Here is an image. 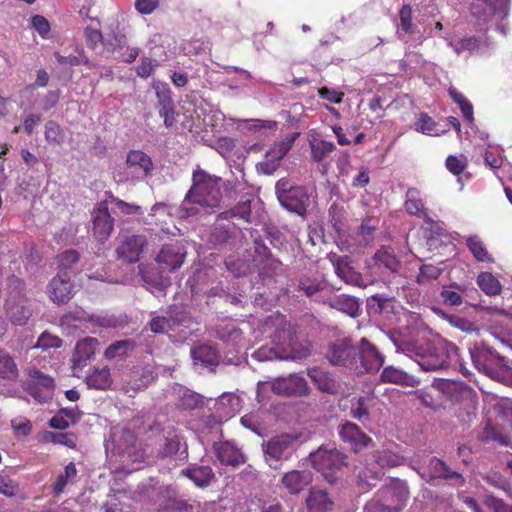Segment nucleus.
I'll return each instance as SVG.
<instances>
[{
	"mask_svg": "<svg viewBox=\"0 0 512 512\" xmlns=\"http://www.w3.org/2000/svg\"><path fill=\"white\" fill-rule=\"evenodd\" d=\"M280 204L290 212L304 216L309 206V195L303 186H296L288 194H284Z\"/></svg>",
	"mask_w": 512,
	"mask_h": 512,
	"instance_id": "nucleus-20",
	"label": "nucleus"
},
{
	"mask_svg": "<svg viewBox=\"0 0 512 512\" xmlns=\"http://www.w3.org/2000/svg\"><path fill=\"white\" fill-rule=\"evenodd\" d=\"M310 153L313 161L319 163L326 159L336 146L333 142L313 137L309 139Z\"/></svg>",
	"mask_w": 512,
	"mask_h": 512,
	"instance_id": "nucleus-36",
	"label": "nucleus"
},
{
	"mask_svg": "<svg viewBox=\"0 0 512 512\" xmlns=\"http://www.w3.org/2000/svg\"><path fill=\"white\" fill-rule=\"evenodd\" d=\"M135 348L134 341L130 339L119 340L110 344L105 350L104 356L107 359H115L127 356Z\"/></svg>",
	"mask_w": 512,
	"mask_h": 512,
	"instance_id": "nucleus-40",
	"label": "nucleus"
},
{
	"mask_svg": "<svg viewBox=\"0 0 512 512\" xmlns=\"http://www.w3.org/2000/svg\"><path fill=\"white\" fill-rule=\"evenodd\" d=\"M328 258L335 269L336 275L345 283L357 287L366 286V284L363 281L361 273L357 272L350 265V259L348 256H339L335 253H331L329 254Z\"/></svg>",
	"mask_w": 512,
	"mask_h": 512,
	"instance_id": "nucleus-12",
	"label": "nucleus"
},
{
	"mask_svg": "<svg viewBox=\"0 0 512 512\" xmlns=\"http://www.w3.org/2000/svg\"><path fill=\"white\" fill-rule=\"evenodd\" d=\"M466 246L474 259L478 262L492 263L493 256L489 253L484 241L478 235H471L466 238Z\"/></svg>",
	"mask_w": 512,
	"mask_h": 512,
	"instance_id": "nucleus-33",
	"label": "nucleus"
},
{
	"mask_svg": "<svg viewBox=\"0 0 512 512\" xmlns=\"http://www.w3.org/2000/svg\"><path fill=\"white\" fill-rule=\"evenodd\" d=\"M99 346V341L93 337H86L79 340L73 353V364L75 367H82L90 360Z\"/></svg>",
	"mask_w": 512,
	"mask_h": 512,
	"instance_id": "nucleus-27",
	"label": "nucleus"
},
{
	"mask_svg": "<svg viewBox=\"0 0 512 512\" xmlns=\"http://www.w3.org/2000/svg\"><path fill=\"white\" fill-rule=\"evenodd\" d=\"M477 285L489 296H495L501 293L502 286L499 280L490 272H482L477 277Z\"/></svg>",
	"mask_w": 512,
	"mask_h": 512,
	"instance_id": "nucleus-39",
	"label": "nucleus"
},
{
	"mask_svg": "<svg viewBox=\"0 0 512 512\" xmlns=\"http://www.w3.org/2000/svg\"><path fill=\"white\" fill-rule=\"evenodd\" d=\"M182 449V444L178 437L167 438L163 448L160 450L159 455L163 458L173 457L179 454V458H186V448Z\"/></svg>",
	"mask_w": 512,
	"mask_h": 512,
	"instance_id": "nucleus-47",
	"label": "nucleus"
},
{
	"mask_svg": "<svg viewBox=\"0 0 512 512\" xmlns=\"http://www.w3.org/2000/svg\"><path fill=\"white\" fill-rule=\"evenodd\" d=\"M340 436L344 442H347L351 445L355 452H358L361 449L367 447L371 442V439L365 435L355 424L349 422L342 426L340 430Z\"/></svg>",
	"mask_w": 512,
	"mask_h": 512,
	"instance_id": "nucleus-26",
	"label": "nucleus"
},
{
	"mask_svg": "<svg viewBox=\"0 0 512 512\" xmlns=\"http://www.w3.org/2000/svg\"><path fill=\"white\" fill-rule=\"evenodd\" d=\"M254 250L257 256L265 258L267 260H271V265L273 267L276 268L281 265V262L279 260L272 258V253L270 249L265 245L262 239L254 240Z\"/></svg>",
	"mask_w": 512,
	"mask_h": 512,
	"instance_id": "nucleus-61",
	"label": "nucleus"
},
{
	"mask_svg": "<svg viewBox=\"0 0 512 512\" xmlns=\"http://www.w3.org/2000/svg\"><path fill=\"white\" fill-rule=\"evenodd\" d=\"M378 402L376 397L373 396H352L347 395L340 399L339 406L342 411L349 410L351 416H368L370 408Z\"/></svg>",
	"mask_w": 512,
	"mask_h": 512,
	"instance_id": "nucleus-16",
	"label": "nucleus"
},
{
	"mask_svg": "<svg viewBox=\"0 0 512 512\" xmlns=\"http://www.w3.org/2000/svg\"><path fill=\"white\" fill-rule=\"evenodd\" d=\"M192 358L204 364H212L216 359V351L207 345H200L191 350Z\"/></svg>",
	"mask_w": 512,
	"mask_h": 512,
	"instance_id": "nucleus-51",
	"label": "nucleus"
},
{
	"mask_svg": "<svg viewBox=\"0 0 512 512\" xmlns=\"http://www.w3.org/2000/svg\"><path fill=\"white\" fill-rule=\"evenodd\" d=\"M328 214L333 228L339 232L343 227V221L345 219L346 212L344 207L333 203L328 210Z\"/></svg>",
	"mask_w": 512,
	"mask_h": 512,
	"instance_id": "nucleus-56",
	"label": "nucleus"
},
{
	"mask_svg": "<svg viewBox=\"0 0 512 512\" xmlns=\"http://www.w3.org/2000/svg\"><path fill=\"white\" fill-rule=\"evenodd\" d=\"M483 502L493 512H512V505L493 494H485Z\"/></svg>",
	"mask_w": 512,
	"mask_h": 512,
	"instance_id": "nucleus-55",
	"label": "nucleus"
},
{
	"mask_svg": "<svg viewBox=\"0 0 512 512\" xmlns=\"http://www.w3.org/2000/svg\"><path fill=\"white\" fill-rule=\"evenodd\" d=\"M370 267L381 274H398L402 268V261L392 246L382 245L372 256Z\"/></svg>",
	"mask_w": 512,
	"mask_h": 512,
	"instance_id": "nucleus-10",
	"label": "nucleus"
},
{
	"mask_svg": "<svg viewBox=\"0 0 512 512\" xmlns=\"http://www.w3.org/2000/svg\"><path fill=\"white\" fill-rule=\"evenodd\" d=\"M18 377V368L8 352L0 349V378L14 380Z\"/></svg>",
	"mask_w": 512,
	"mask_h": 512,
	"instance_id": "nucleus-43",
	"label": "nucleus"
},
{
	"mask_svg": "<svg viewBox=\"0 0 512 512\" xmlns=\"http://www.w3.org/2000/svg\"><path fill=\"white\" fill-rule=\"evenodd\" d=\"M415 126L418 132L424 134H431V132L434 130L436 126V123L427 113L422 112L419 114Z\"/></svg>",
	"mask_w": 512,
	"mask_h": 512,
	"instance_id": "nucleus-63",
	"label": "nucleus"
},
{
	"mask_svg": "<svg viewBox=\"0 0 512 512\" xmlns=\"http://www.w3.org/2000/svg\"><path fill=\"white\" fill-rule=\"evenodd\" d=\"M326 357L332 365L348 367L358 374L377 372L384 364V356L365 338L359 345H353L349 338L336 340L329 345Z\"/></svg>",
	"mask_w": 512,
	"mask_h": 512,
	"instance_id": "nucleus-1",
	"label": "nucleus"
},
{
	"mask_svg": "<svg viewBox=\"0 0 512 512\" xmlns=\"http://www.w3.org/2000/svg\"><path fill=\"white\" fill-rule=\"evenodd\" d=\"M445 165L447 170L455 176H459L468 166L467 158L461 154L459 156L449 155L446 158Z\"/></svg>",
	"mask_w": 512,
	"mask_h": 512,
	"instance_id": "nucleus-50",
	"label": "nucleus"
},
{
	"mask_svg": "<svg viewBox=\"0 0 512 512\" xmlns=\"http://www.w3.org/2000/svg\"><path fill=\"white\" fill-rule=\"evenodd\" d=\"M373 461L377 466H367L358 473L359 485L368 487L375 486V481L383 475L382 469L400 465L402 458L389 450H382L373 454Z\"/></svg>",
	"mask_w": 512,
	"mask_h": 512,
	"instance_id": "nucleus-8",
	"label": "nucleus"
},
{
	"mask_svg": "<svg viewBox=\"0 0 512 512\" xmlns=\"http://www.w3.org/2000/svg\"><path fill=\"white\" fill-rule=\"evenodd\" d=\"M176 495V488L171 484L161 485L157 488L158 501L165 508L174 499Z\"/></svg>",
	"mask_w": 512,
	"mask_h": 512,
	"instance_id": "nucleus-60",
	"label": "nucleus"
},
{
	"mask_svg": "<svg viewBox=\"0 0 512 512\" xmlns=\"http://www.w3.org/2000/svg\"><path fill=\"white\" fill-rule=\"evenodd\" d=\"M444 395H447L452 402L463 403L472 408L473 411L467 412L468 416L476 414L477 394L472 388L463 383L445 381L439 384L438 390L435 392L417 391V398L421 405L434 412H438L443 407Z\"/></svg>",
	"mask_w": 512,
	"mask_h": 512,
	"instance_id": "nucleus-2",
	"label": "nucleus"
},
{
	"mask_svg": "<svg viewBox=\"0 0 512 512\" xmlns=\"http://www.w3.org/2000/svg\"><path fill=\"white\" fill-rule=\"evenodd\" d=\"M7 315L13 325H25L32 315L31 309L23 300L13 303L11 299L7 300Z\"/></svg>",
	"mask_w": 512,
	"mask_h": 512,
	"instance_id": "nucleus-32",
	"label": "nucleus"
},
{
	"mask_svg": "<svg viewBox=\"0 0 512 512\" xmlns=\"http://www.w3.org/2000/svg\"><path fill=\"white\" fill-rule=\"evenodd\" d=\"M242 404L243 400L239 395L224 392L214 401V408L220 416H235L241 412Z\"/></svg>",
	"mask_w": 512,
	"mask_h": 512,
	"instance_id": "nucleus-25",
	"label": "nucleus"
},
{
	"mask_svg": "<svg viewBox=\"0 0 512 512\" xmlns=\"http://www.w3.org/2000/svg\"><path fill=\"white\" fill-rule=\"evenodd\" d=\"M92 217L93 235L98 241L104 242L110 236L114 226V220L108 211L107 205L101 203L93 210Z\"/></svg>",
	"mask_w": 512,
	"mask_h": 512,
	"instance_id": "nucleus-14",
	"label": "nucleus"
},
{
	"mask_svg": "<svg viewBox=\"0 0 512 512\" xmlns=\"http://www.w3.org/2000/svg\"><path fill=\"white\" fill-rule=\"evenodd\" d=\"M312 466L321 473L330 484H337L341 479V469L346 465V456L337 449L323 446L309 455Z\"/></svg>",
	"mask_w": 512,
	"mask_h": 512,
	"instance_id": "nucleus-4",
	"label": "nucleus"
},
{
	"mask_svg": "<svg viewBox=\"0 0 512 512\" xmlns=\"http://www.w3.org/2000/svg\"><path fill=\"white\" fill-rule=\"evenodd\" d=\"M399 23L397 25V37L403 39L407 34H413L416 25L413 22V11L410 5H403L398 13Z\"/></svg>",
	"mask_w": 512,
	"mask_h": 512,
	"instance_id": "nucleus-37",
	"label": "nucleus"
},
{
	"mask_svg": "<svg viewBox=\"0 0 512 512\" xmlns=\"http://www.w3.org/2000/svg\"><path fill=\"white\" fill-rule=\"evenodd\" d=\"M178 406L183 411H201L206 406V400L202 395L187 389L181 394Z\"/></svg>",
	"mask_w": 512,
	"mask_h": 512,
	"instance_id": "nucleus-38",
	"label": "nucleus"
},
{
	"mask_svg": "<svg viewBox=\"0 0 512 512\" xmlns=\"http://www.w3.org/2000/svg\"><path fill=\"white\" fill-rule=\"evenodd\" d=\"M221 177L211 175L201 168L192 174V186L185 195L184 202L205 208H216L222 200Z\"/></svg>",
	"mask_w": 512,
	"mask_h": 512,
	"instance_id": "nucleus-3",
	"label": "nucleus"
},
{
	"mask_svg": "<svg viewBox=\"0 0 512 512\" xmlns=\"http://www.w3.org/2000/svg\"><path fill=\"white\" fill-rule=\"evenodd\" d=\"M54 379L32 367L27 371V378L24 381L25 390L38 402L50 399L54 392Z\"/></svg>",
	"mask_w": 512,
	"mask_h": 512,
	"instance_id": "nucleus-9",
	"label": "nucleus"
},
{
	"mask_svg": "<svg viewBox=\"0 0 512 512\" xmlns=\"http://www.w3.org/2000/svg\"><path fill=\"white\" fill-rule=\"evenodd\" d=\"M331 306L352 317H355L359 311L358 301L354 297L344 294L337 296Z\"/></svg>",
	"mask_w": 512,
	"mask_h": 512,
	"instance_id": "nucleus-45",
	"label": "nucleus"
},
{
	"mask_svg": "<svg viewBox=\"0 0 512 512\" xmlns=\"http://www.w3.org/2000/svg\"><path fill=\"white\" fill-rule=\"evenodd\" d=\"M48 82H49V75H48L47 71L45 69H39L37 71L35 82L26 85L22 89L21 93L22 94H27V95L28 94L32 95L34 90H35V88H37V87H46Z\"/></svg>",
	"mask_w": 512,
	"mask_h": 512,
	"instance_id": "nucleus-59",
	"label": "nucleus"
},
{
	"mask_svg": "<svg viewBox=\"0 0 512 512\" xmlns=\"http://www.w3.org/2000/svg\"><path fill=\"white\" fill-rule=\"evenodd\" d=\"M220 220L218 218L217 222L214 223L208 237V243L215 247L227 243L232 237L230 227L220 223Z\"/></svg>",
	"mask_w": 512,
	"mask_h": 512,
	"instance_id": "nucleus-41",
	"label": "nucleus"
},
{
	"mask_svg": "<svg viewBox=\"0 0 512 512\" xmlns=\"http://www.w3.org/2000/svg\"><path fill=\"white\" fill-rule=\"evenodd\" d=\"M79 261V254L75 250H67L59 255V272L68 271V268Z\"/></svg>",
	"mask_w": 512,
	"mask_h": 512,
	"instance_id": "nucleus-62",
	"label": "nucleus"
},
{
	"mask_svg": "<svg viewBox=\"0 0 512 512\" xmlns=\"http://www.w3.org/2000/svg\"><path fill=\"white\" fill-rule=\"evenodd\" d=\"M428 468L431 479L451 480L454 481L456 485H463L465 482L463 476L460 473L451 470L445 462L436 457L430 459Z\"/></svg>",
	"mask_w": 512,
	"mask_h": 512,
	"instance_id": "nucleus-28",
	"label": "nucleus"
},
{
	"mask_svg": "<svg viewBox=\"0 0 512 512\" xmlns=\"http://www.w3.org/2000/svg\"><path fill=\"white\" fill-rule=\"evenodd\" d=\"M298 435L281 434L271 438L263 444V451L267 464L273 469H279L281 461L288 460L294 451V442Z\"/></svg>",
	"mask_w": 512,
	"mask_h": 512,
	"instance_id": "nucleus-6",
	"label": "nucleus"
},
{
	"mask_svg": "<svg viewBox=\"0 0 512 512\" xmlns=\"http://www.w3.org/2000/svg\"><path fill=\"white\" fill-rule=\"evenodd\" d=\"M146 239L141 235L126 236L119 244L116 252L120 259L127 263H136L140 259Z\"/></svg>",
	"mask_w": 512,
	"mask_h": 512,
	"instance_id": "nucleus-17",
	"label": "nucleus"
},
{
	"mask_svg": "<svg viewBox=\"0 0 512 512\" xmlns=\"http://www.w3.org/2000/svg\"><path fill=\"white\" fill-rule=\"evenodd\" d=\"M417 364L423 371H437L448 367L449 361L446 352L439 350L428 356L421 355Z\"/></svg>",
	"mask_w": 512,
	"mask_h": 512,
	"instance_id": "nucleus-35",
	"label": "nucleus"
},
{
	"mask_svg": "<svg viewBox=\"0 0 512 512\" xmlns=\"http://www.w3.org/2000/svg\"><path fill=\"white\" fill-rule=\"evenodd\" d=\"M298 288L307 297L312 298L325 288V283L315 278L303 277L299 280Z\"/></svg>",
	"mask_w": 512,
	"mask_h": 512,
	"instance_id": "nucleus-49",
	"label": "nucleus"
},
{
	"mask_svg": "<svg viewBox=\"0 0 512 512\" xmlns=\"http://www.w3.org/2000/svg\"><path fill=\"white\" fill-rule=\"evenodd\" d=\"M486 416H512V399L489 395L484 399Z\"/></svg>",
	"mask_w": 512,
	"mask_h": 512,
	"instance_id": "nucleus-30",
	"label": "nucleus"
},
{
	"mask_svg": "<svg viewBox=\"0 0 512 512\" xmlns=\"http://www.w3.org/2000/svg\"><path fill=\"white\" fill-rule=\"evenodd\" d=\"M281 482L290 494H299L312 482V473L308 470H293L284 474Z\"/></svg>",
	"mask_w": 512,
	"mask_h": 512,
	"instance_id": "nucleus-23",
	"label": "nucleus"
},
{
	"mask_svg": "<svg viewBox=\"0 0 512 512\" xmlns=\"http://www.w3.org/2000/svg\"><path fill=\"white\" fill-rule=\"evenodd\" d=\"M84 37L86 44L90 48L95 49L99 43H102L108 51H115L117 48H121L125 41V37L123 35L114 34V42L112 43L103 37L99 29L92 28L90 26L85 28Z\"/></svg>",
	"mask_w": 512,
	"mask_h": 512,
	"instance_id": "nucleus-24",
	"label": "nucleus"
},
{
	"mask_svg": "<svg viewBox=\"0 0 512 512\" xmlns=\"http://www.w3.org/2000/svg\"><path fill=\"white\" fill-rule=\"evenodd\" d=\"M482 479L490 486L499 489L512 498V486L509 480L497 471H489L482 475Z\"/></svg>",
	"mask_w": 512,
	"mask_h": 512,
	"instance_id": "nucleus-44",
	"label": "nucleus"
},
{
	"mask_svg": "<svg viewBox=\"0 0 512 512\" xmlns=\"http://www.w3.org/2000/svg\"><path fill=\"white\" fill-rule=\"evenodd\" d=\"M471 359L478 370L488 371L489 367L496 361L504 366L505 358L500 356L494 349L484 342L476 343L470 348Z\"/></svg>",
	"mask_w": 512,
	"mask_h": 512,
	"instance_id": "nucleus-13",
	"label": "nucleus"
},
{
	"mask_svg": "<svg viewBox=\"0 0 512 512\" xmlns=\"http://www.w3.org/2000/svg\"><path fill=\"white\" fill-rule=\"evenodd\" d=\"M167 316L169 320H171V325L174 330L176 327H188L191 324V316L183 307L170 306L167 311Z\"/></svg>",
	"mask_w": 512,
	"mask_h": 512,
	"instance_id": "nucleus-46",
	"label": "nucleus"
},
{
	"mask_svg": "<svg viewBox=\"0 0 512 512\" xmlns=\"http://www.w3.org/2000/svg\"><path fill=\"white\" fill-rule=\"evenodd\" d=\"M112 441L121 449L122 454L127 456L133 462H140L146 457V452L141 447L136 433L131 429V425L123 427H113L111 429Z\"/></svg>",
	"mask_w": 512,
	"mask_h": 512,
	"instance_id": "nucleus-7",
	"label": "nucleus"
},
{
	"mask_svg": "<svg viewBox=\"0 0 512 512\" xmlns=\"http://www.w3.org/2000/svg\"><path fill=\"white\" fill-rule=\"evenodd\" d=\"M378 224L379 220L373 216H366L363 219L359 227V234L365 242L371 241L374 231L378 228Z\"/></svg>",
	"mask_w": 512,
	"mask_h": 512,
	"instance_id": "nucleus-54",
	"label": "nucleus"
},
{
	"mask_svg": "<svg viewBox=\"0 0 512 512\" xmlns=\"http://www.w3.org/2000/svg\"><path fill=\"white\" fill-rule=\"evenodd\" d=\"M307 375L322 393L336 395L341 390V385L334 376L320 367L308 369Z\"/></svg>",
	"mask_w": 512,
	"mask_h": 512,
	"instance_id": "nucleus-21",
	"label": "nucleus"
},
{
	"mask_svg": "<svg viewBox=\"0 0 512 512\" xmlns=\"http://www.w3.org/2000/svg\"><path fill=\"white\" fill-rule=\"evenodd\" d=\"M45 140L52 145H61L64 142V132L61 126L50 120L45 124Z\"/></svg>",
	"mask_w": 512,
	"mask_h": 512,
	"instance_id": "nucleus-48",
	"label": "nucleus"
},
{
	"mask_svg": "<svg viewBox=\"0 0 512 512\" xmlns=\"http://www.w3.org/2000/svg\"><path fill=\"white\" fill-rule=\"evenodd\" d=\"M306 504L310 512H327L333 506L327 492L321 489H312L306 499Z\"/></svg>",
	"mask_w": 512,
	"mask_h": 512,
	"instance_id": "nucleus-31",
	"label": "nucleus"
},
{
	"mask_svg": "<svg viewBox=\"0 0 512 512\" xmlns=\"http://www.w3.org/2000/svg\"><path fill=\"white\" fill-rule=\"evenodd\" d=\"M442 270L434 266L432 264H425L420 267L419 274L416 277V281L418 284H426L429 283L432 280L438 279V277L441 275Z\"/></svg>",
	"mask_w": 512,
	"mask_h": 512,
	"instance_id": "nucleus-52",
	"label": "nucleus"
},
{
	"mask_svg": "<svg viewBox=\"0 0 512 512\" xmlns=\"http://www.w3.org/2000/svg\"><path fill=\"white\" fill-rule=\"evenodd\" d=\"M380 379L383 383H393L409 387H415L419 384V380L415 376L393 366L385 367L380 375Z\"/></svg>",
	"mask_w": 512,
	"mask_h": 512,
	"instance_id": "nucleus-29",
	"label": "nucleus"
},
{
	"mask_svg": "<svg viewBox=\"0 0 512 512\" xmlns=\"http://www.w3.org/2000/svg\"><path fill=\"white\" fill-rule=\"evenodd\" d=\"M425 200L422 197V192L417 187H409L406 191L404 208L405 211L412 216L423 219L425 222L430 223L432 219L429 216L428 209L425 206Z\"/></svg>",
	"mask_w": 512,
	"mask_h": 512,
	"instance_id": "nucleus-19",
	"label": "nucleus"
},
{
	"mask_svg": "<svg viewBox=\"0 0 512 512\" xmlns=\"http://www.w3.org/2000/svg\"><path fill=\"white\" fill-rule=\"evenodd\" d=\"M86 382L90 388L104 390L112 383L110 370L106 367L95 369L93 373L87 377Z\"/></svg>",
	"mask_w": 512,
	"mask_h": 512,
	"instance_id": "nucleus-42",
	"label": "nucleus"
},
{
	"mask_svg": "<svg viewBox=\"0 0 512 512\" xmlns=\"http://www.w3.org/2000/svg\"><path fill=\"white\" fill-rule=\"evenodd\" d=\"M272 390L275 394L285 397H301L309 394L310 388L304 377L290 374L287 377H277L272 381H259L257 383V398Z\"/></svg>",
	"mask_w": 512,
	"mask_h": 512,
	"instance_id": "nucleus-5",
	"label": "nucleus"
},
{
	"mask_svg": "<svg viewBox=\"0 0 512 512\" xmlns=\"http://www.w3.org/2000/svg\"><path fill=\"white\" fill-rule=\"evenodd\" d=\"M156 109L159 115L163 118L165 127L170 128L176 123L174 102L163 106H156Z\"/></svg>",
	"mask_w": 512,
	"mask_h": 512,
	"instance_id": "nucleus-58",
	"label": "nucleus"
},
{
	"mask_svg": "<svg viewBox=\"0 0 512 512\" xmlns=\"http://www.w3.org/2000/svg\"><path fill=\"white\" fill-rule=\"evenodd\" d=\"M125 164L140 179L151 176L154 170L151 157L141 150H130L127 153Z\"/></svg>",
	"mask_w": 512,
	"mask_h": 512,
	"instance_id": "nucleus-18",
	"label": "nucleus"
},
{
	"mask_svg": "<svg viewBox=\"0 0 512 512\" xmlns=\"http://www.w3.org/2000/svg\"><path fill=\"white\" fill-rule=\"evenodd\" d=\"M214 450L224 465L239 466L246 461L244 454L231 442L215 443Z\"/></svg>",
	"mask_w": 512,
	"mask_h": 512,
	"instance_id": "nucleus-22",
	"label": "nucleus"
},
{
	"mask_svg": "<svg viewBox=\"0 0 512 512\" xmlns=\"http://www.w3.org/2000/svg\"><path fill=\"white\" fill-rule=\"evenodd\" d=\"M185 255L184 247L180 243L165 244L157 255L156 261L168 270L175 271L182 266Z\"/></svg>",
	"mask_w": 512,
	"mask_h": 512,
	"instance_id": "nucleus-15",
	"label": "nucleus"
},
{
	"mask_svg": "<svg viewBox=\"0 0 512 512\" xmlns=\"http://www.w3.org/2000/svg\"><path fill=\"white\" fill-rule=\"evenodd\" d=\"M181 474L188 477L199 487L208 486L214 478V473L209 466H192L181 471Z\"/></svg>",
	"mask_w": 512,
	"mask_h": 512,
	"instance_id": "nucleus-34",
	"label": "nucleus"
},
{
	"mask_svg": "<svg viewBox=\"0 0 512 512\" xmlns=\"http://www.w3.org/2000/svg\"><path fill=\"white\" fill-rule=\"evenodd\" d=\"M47 292L52 302L58 305L68 303L75 292L70 272H59L53 277L48 285Z\"/></svg>",
	"mask_w": 512,
	"mask_h": 512,
	"instance_id": "nucleus-11",
	"label": "nucleus"
},
{
	"mask_svg": "<svg viewBox=\"0 0 512 512\" xmlns=\"http://www.w3.org/2000/svg\"><path fill=\"white\" fill-rule=\"evenodd\" d=\"M149 329L155 334H166L169 331H174L171 325V320L168 316H155L148 323Z\"/></svg>",
	"mask_w": 512,
	"mask_h": 512,
	"instance_id": "nucleus-53",
	"label": "nucleus"
},
{
	"mask_svg": "<svg viewBox=\"0 0 512 512\" xmlns=\"http://www.w3.org/2000/svg\"><path fill=\"white\" fill-rule=\"evenodd\" d=\"M62 339L47 331H44L38 338L36 347L47 350L50 348H60L62 346Z\"/></svg>",
	"mask_w": 512,
	"mask_h": 512,
	"instance_id": "nucleus-57",
	"label": "nucleus"
},
{
	"mask_svg": "<svg viewBox=\"0 0 512 512\" xmlns=\"http://www.w3.org/2000/svg\"><path fill=\"white\" fill-rule=\"evenodd\" d=\"M32 27L39 33L42 38H46L50 33V23L42 15H35L31 18Z\"/></svg>",
	"mask_w": 512,
	"mask_h": 512,
	"instance_id": "nucleus-64",
	"label": "nucleus"
}]
</instances>
